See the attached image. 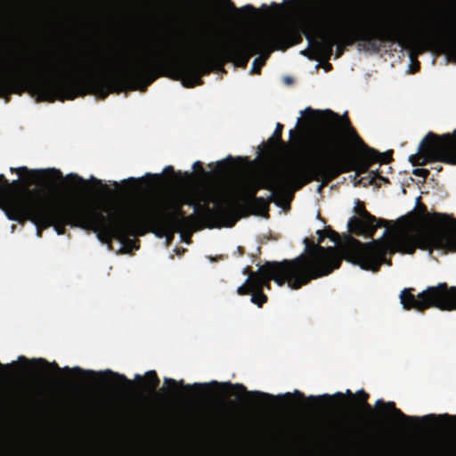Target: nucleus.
Masks as SVG:
<instances>
[{"instance_id":"nucleus-1","label":"nucleus","mask_w":456,"mask_h":456,"mask_svg":"<svg viewBox=\"0 0 456 456\" xmlns=\"http://www.w3.org/2000/svg\"><path fill=\"white\" fill-rule=\"evenodd\" d=\"M0 98L7 101L11 94L28 92L37 101L53 102L74 100L78 96L94 94L104 100L110 94L131 90L145 92L158 77H161L160 52L141 58L129 67L115 72H92L95 65H79V70L90 71L86 76L75 77L65 75L38 77L42 70H67V65L60 62L42 65L31 58L19 56L15 61L1 66Z\"/></svg>"},{"instance_id":"nucleus-2","label":"nucleus","mask_w":456,"mask_h":456,"mask_svg":"<svg viewBox=\"0 0 456 456\" xmlns=\"http://www.w3.org/2000/svg\"><path fill=\"white\" fill-rule=\"evenodd\" d=\"M303 41L300 31L285 27L271 36L255 33L233 37L218 48L204 47L196 59H181L167 52H160L161 76L181 80L184 87L192 88L203 84L202 76L210 73L213 66L223 67L233 62L245 69L252 56L261 53L253 63L251 73L260 75L270 53L274 50L285 51Z\"/></svg>"},{"instance_id":"nucleus-3","label":"nucleus","mask_w":456,"mask_h":456,"mask_svg":"<svg viewBox=\"0 0 456 456\" xmlns=\"http://www.w3.org/2000/svg\"><path fill=\"white\" fill-rule=\"evenodd\" d=\"M357 12V15L343 16L333 6L325 7L316 12L313 20L305 24L302 29L309 45L318 55L329 59L336 45L335 58L341 57L346 46L356 42H366L378 50V40L382 43L397 44L405 46L410 42L406 28L398 21L389 22L383 26H374L370 22V12Z\"/></svg>"},{"instance_id":"nucleus-4","label":"nucleus","mask_w":456,"mask_h":456,"mask_svg":"<svg viewBox=\"0 0 456 456\" xmlns=\"http://www.w3.org/2000/svg\"><path fill=\"white\" fill-rule=\"evenodd\" d=\"M301 115L309 125L323 128L313 140L312 152L318 154L322 168L335 166L341 170L332 181L342 174L365 173L374 163L387 164L393 160V151L380 153L366 145L346 114L340 117L330 110L307 107Z\"/></svg>"},{"instance_id":"nucleus-5","label":"nucleus","mask_w":456,"mask_h":456,"mask_svg":"<svg viewBox=\"0 0 456 456\" xmlns=\"http://www.w3.org/2000/svg\"><path fill=\"white\" fill-rule=\"evenodd\" d=\"M435 217L439 224L429 232L411 233L395 226L393 230L387 228L380 239L366 243L349 236L340 248L339 256L363 270L376 273L383 264L391 265L392 260L387 256L396 252L413 254L416 248H432L456 252V219L439 213Z\"/></svg>"},{"instance_id":"nucleus-6","label":"nucleus","mask_w":456,"mask_h":456,"mask_svg":"<svg viewBox=\"0 0 456 456\" xmlns=\"http://www.w3.org/2000/svg\"><path fill=\"white\" fill-rule=\"evenodd\" d=\"M304 242L305 254L291 260L271 262L265 275L255 285L250 299L253 304L262 307L267 302L264 288L268 281H273L279 286L287 283L290 289H298L311 281L327 276L340 267L342 257L335 248H324L307 238Z\"/></svg>"},{"instance_id":"nucleus-7","label":"nucleus","mask_w":456,"mask_h":456,"mask_svg":"<svg viewBox=\"0 0 456 456\" xmlns=\"http://www.w3.org/2000/svg\"><path fill=\"white\" fill-rule=\"evenodd\" d=\"M187 200L172 203L162 198H149L131 208L118 206L123 244L133 243L130 237L143 236L148 232L160 238L180 232L186 217L183 205Z\"/></svg>"},{"instance_id":"nucleus-8","label":"nucleus","mask_w":456,"mask_h":456,"mask_svg":"<svg viewBox=\"0 0 456 456\" xmlns=\"http://www.w3.org/2000/svg\"><path fill=\"white\" fill-rule=\"evenodd\" d=\"M47 216L57 234L66 232V226L94 231L104 242L117 240L123 244L118 207L113 214L105 216L91 204L78 200L52 202L47 200Z\"/></svg>"},{"instance_id":"nucleus-9","label":"nucleus","mask_w":456,"mask_h":456,"mask_svg":"<svg viewBox=\"0 0 456 456\" xmlns=\"http://www.w3.org/2000/svg\"><path fill=\"white\" fill-rule=\"evenodd\" d=\"M307 153H311V158L304 166L289 171H280L267 174L256 178L247 180L242 187L239 196H232L234 199L255 198L261 189H265L272 192H289L293 190H299L304 185L312 181L322 182L319 186L321 190L332 181L341 170L337 169L335 166L330 168H322L318 154L312 152L313 142L310 144ZM228 198H232L229 196Z\"/></svg>"},{"instance_id":"nucleus-10","label":"nucleus","mask_w":456,"mask_h":456,"mask_svg":"<svg viewBox=\"0 0 456 456\" xmlns=\"http://www.w3.org/2000/svg\"><path fill=\"white\" fill-rule=\"evenodd\" d=\"M20 193L7 197L4 212L7 218L23 224L30 221L37 227V236L41 238L43 231L53 223L47 216V198L37 187L28 189Z\"/></svg>"},{"instance_id":"nucleus-11","label":"nucleus","mask_w":456,"mask_h":456,"mask_svg":"<svg viewBox=\"0 0 456 456\" xmlns=\"http://www.w3.org/2000/svg\"><path fill=\"white\" fill-rule=\"evenodd\" d=\"M414 290L413 288H408L403 289L400 294V301L405 310L424 312L434 307L441 311H456L455 286L441 282L436 286H428L417 296L413 294Z\"/></svg>"},{"instance_id":"nucleus-12","label":"nucleus","mask_w":456,"mask_h":456,"mask_svg":"<svg viewBox=\"0 0 456 456\" xmlns=\"http://www.w3.org/2000/svg\"><path fill=\"white\" fill-rule=\"evenodd\" d=\"M412 166H425L430 162L456 165V130L437 135L429 132L419 146V151L409 158Z\"/></svg>"},{"instance_id":"nucleus-13","label":"nucleus","mask_w":456,"mask_h":456,"mask_svg":"<svg viewBox=\"0 0 456 456\" xmlns=\"http://www.w3.org/2000/svg\"><path fill=\"white\" fill-rule=\"evenodd\" d=\"M12 173H16L21 179L14 180L11 183L5 178L0 181V208L4 210L5 200L7 197L20 193L26 189H30L31 185H39L51 179H62V174L60 170L52 169H29L27 167H11Z\"/></svg>"},{"instance_id":"nucleus-14","label":"nucleus","mask_w":456,"mask_h":456,"mask_svg":"<svg viewBox=\"0 0 456 456\" xmlns=\"http://www.w3.org/2000/svg\"><path fill=\"white\" fill-rule=\"evenodd\" d=\"M185 204L193 206L194 213L186 216L185 219H183V223L181 226V233H188L190 236L194 228L200 222L205 223L206 226L208 228L228 227L227 215L230 209L225 207L224 198L222 200L216 202L213 208H210L208 203L201 205L192 200H187Z\"/></svg>"},{"instance_id":"nucleus-15","label":"nucleus","mask_w":456,"mask_h":456,"mask_svg":"<svg viewBox=\"0 0 456 456\" xmlns=\"http://www.w3.org/2000/svg\"><path fill=\"white\" fill-rule=\"evenodd\" d=\"M288 192H272L267 198L257 197L246 199L224 198L225 207L230 209L228 217V227L235 225L237 221L247 216L248 213L268 216L270 204L276 200L282 199Z\"/></svg>"},{"instance_id":"nucleus-16","label":"nucleus","mask_w":456,"mask_h":456,"mask_svg":"<svg viewBox=\"0 0 456 456\" xmlns=\"http://www.w3.org/2000/svg\"><path fill=\"white\" fill-rule=\"evenodd\" d=\"M354 212L359 216V217H351L347 223V226L350 232L355 235L373 239L378 228H388L389 221L378 219L376 216L369 213L363 203L359 200L357 201V205L354 207Z\"/></svg>"},{"instance_id":"nucleus-17","label":"nucleus","mask_w":456,"mask_h":456,"mask_svg":"<svg viewBox=\"0 0 456 456\" xmlns=\"http://www.w3.org/2000/svg\"><path fill=\"white\" fill-rule=\"evenodd\" d=\"M423 35L443 45L448 55L456 61L455 33L447 22H436L434 27L425 28Z\"/></svg>"},{"instance_id":"nucleus-18","label":"nucleus","mask_w":456,"mask_h":456,"mask_svg":"<svg viewBox=\"0 0 456 456\" xmlns=\"http://www.w3.org/2000/svg\"><path fill=\"white\" fill-rule=\"evenodd\" d=\"M376 406L385 408L387 411H391L395 418L407 424H416L419 422H429L435 420H446L456 423V416L449 415L447 413L441 415L428 414L421 418L408 416L405 415L400 409L396 408L395 403L394 402L385 403L382 399H379L376 402Z\"/></svg>"},{"instance_id":"nucleus-19","label":"nucleus","mask_w":456,"mask_h":456,"mask_svg":"<svg viewBox=\"0 0 456 456\" xmlns=\"http://www.w3.org/2000/svg\"><path fill=\"white\" fill-rule=\"evenodd\" d=\"M18 361H19V362L25 364L26 367H28L29 364H34L37 367H43V368L50 367L58 373L63 371V372L69 373H69H75V374H79V375L86 374V371L79 367H74V368L64 367L63 369H61L59 367V365L55 362H49L48 361H46L44 358L28 360L25 356L21 355V356H19ZM86 373L90 376H94L96 374L93 370H88V371H86Z\"/></svg>"},{"instance_id":"nucleus-20","label":"nucleus","mask_w":456,"mask_h":456,"mask_svg":"<svg viewBox=\"0 0 456 456\" xmlns=\"http://www.w3.org/2000/svg\"><path fill=\"white\" fill-rule=\"evenodd\" d=\"M271 262H266L260 266L256 273H250L245 283L237 289V293L240 296L251 295L255 289L256 283L259 282L261 278L265 275L267 268L270 267Z\"/></svg>"},{"instance_id":"nucleus-21","label":"nucleus","mask_w":456,"mask_h":456,"mask_svg":"<svg viewBox=\"0 0 456 456\" xmlns=\"http://www.w3.org/2000/svg\"><path fill=\"white\" fill-rule=\"evenodd\" d=\"M222 387L224 391L231 395H234L237 394H242L249 396H256L258 399H268L270 401H273L275 397L273 395L260 392V391H248L247 387L240 383L232 384L231 382L223 383Z\"/></svg>"},{"instance_id":"nucleus-22","label":"nucleus","mask_w":456,"mask_h":456,"mask_svg":"<svg viewBox=\"0 0 456 456\" xmlns=\"http://www.w3.org/2000/svg\"><path fill=\"white\" fill-rule=\"evenodd\" d=\"M208 386V385L206 383H204V384L195 383L193 386H191V385L184 386L183 379H181L180 381H176L175 379H171V378H165L164 379V387L162 388V390L167 397L171 398L176 394L178 388L181 387H183L186 390H191L192 387L203 388V387H207Z\"/></svg>"},{"instance_id":"nucleus-23","label":"nucleus","mask_w":456,"mask_h":456,"mask_svg":"<svg viewBox=\"0 0 456 456\" xmlns=\"http://www.w3.org/2000/svg\"><path fill=\"white\" fill-rule=\"evenodd\" d=\"M135 380H138L142 388L149 393H155L159 386L160 380L155 370H149L145 373L144 379L139 374L135 375Z\"/></svg>"},{"instance_id":"nucleus-24","label":"nucleus","mask_w":456,"mask_h":456,"mask_svg":"<svg viewBox=\"0 0 456 456\" xmlns=\"http://www.w3.org/2000/svg\"><path fill=\"white\" fill-rule=\"evenodd\" d=\"M98 374L102 377L111 378L116 381L122 383L124 385V387H122L124 390H130L134 387L133 381L128 379L125 375L114 372L110 370H107L103 372H99Z\"/></svg>"},{"instance_id":"nucleus-25","label":"nucleus","mask_w":456,"mask_h":456,"mask_svg":"<svg viewBox=\"0 0 456 456\" xmlns=\"http://www.w3.org/2000/svg\"><path fill=\"white\" fill-rule=\"evenodd\" d=\"M219 1L224 6V8L226 10L234 12L238 16L240 15V13L244 12H249L251 13L256 12V9L251 4H247L241 8H237L232 0H219Z\"/></svg>"},{"instance_id":"nucleus-26","label":"nucleus","mask_w":456,"mask_h":456,"mask_svg":"<svg viewBox=\"0 0 456 456\" xmlns=\"http://www.w3.org/2000/svg\"><path fill=\"white\" fill-rule=\"evenodd\" d=\"M358 396H359L360 403L362 404L363 410L368 414H372L373 409L367 402V400L369 398V395L364 391H361V392H358Z\"/></svg>"},{"instance_id":"nucleus-27","label":"nucleus","mask_w":456,"mask_h":456,"mask_svg":"<svg viewBox=\"0 0 456 456\" xmlns=\"http://www.w3.org/2000/svg\"><path fill=\"white\" fill-rule=\"evenodd\" d=\"M296 134H297L299 138L297 141H293L292 144L296 149H301V142L304 137L302 132L300 130L296 131L295 129L289 131L290 138H293Z\"/></svg>"},{"instance_id":"nucleus-28","label":"nucleus","mask_w":456,"mask_h":456,"mask_svg":"<svg viewBox=\"0 0 456 456\" xmlns=\"http://www.w3.org/2000/svg\"><path fill=\"white\" fill-rule=\"evenodd\" d=\"M232 160H233L232 157L230 156L226 159L218 161L216 163V171L219 173L226 172L229 168L227 161L232 163Z\"/></svg>"},{"instance_id":"nucleus-29","label":"nucleus","mask_w":456,"mask_h":456,"mask_svg":"<svg viewBox=\"0 0 456 456\" xmlns=\"http://www.w3.org/2000/svg\"><path fill=\"white\" fill-rule=\"evenodd\" d=\"M66 179L79 185L85 186L86 184V181L77 174H69L66 176Z\"/></svg>"},{"instance_id":"nucleus-30","label":"nucleus","mask_w":456,"mask_h":456,"mask_svg":"<svg viewBox=\"0 0 456 456\" xmlns=\"http://www.w3.org/2000/svg\"><path fill=\"white\" fill-rule=\"evenodd\" d=\"M282 130L283 125H281V123H277L273 133V138L281 143H283V141L281 139Z\"/></svg>"},{"instance_id":"nucleus-31","label":"nucleus","mask_w":456,"mask_h":456,"mask_svg":"<svg viewBox=\"0 0 456 456\" xmlns=\"http://www.w3.org/2000/svg\"><path fill=\"white\" fill-rule=\"evenodd\" d=\"M307 400L310 402H314V403L322 402V401L330 402L332 400V397L330 395H319V396L310 395L307 398Z\"/></svg>"},{"instance_id":"nucleus-32","label":"nucleus","mask_w":456,"mask_h":456,"mask_svg":"<svg viewBox=\"0 0 456 456\" xmlns=\"http://www.w3.org/2000/svg\"><path fill=\"white\" fill-rule=\"evenodd\" d=\"M412 174L416 176L423 177L424 179H427L429 175V170L426 168H415L412 171Z\"/></svg>"},{"instance_id":"nucleus-33","label":"nucleus","mask_w":456,"mask_h":456,"mask_svg":"<svg viewBox=\"0 0 456 456\" xmlns=\"http://www.w3.org/2000/svg\"><path fill=\"white\" fill-rule=\"evenodd\" d=\"M294 395L297 396L301 400H305V395L303 393H301L300 391H298V390H295ZM292 396H293V394H291V393H286L283 395V397H285L289 401L292 400Z\"/></svg>"},{"instance_id":"nucleus-34","label":"nucleus","mask_w":456,"mask_h":456,"mask_svg":"<svg viewBox=\"0 0 456 456\" xmlns=\"http://www.w3.org/2000/svg\"><path fill=\"white\" fill-rule=\"evenodd\" d=\"M192 168L196 171H200L204 175H207L203 168V165L200 161L194 162V164L192 165Z\"/></svg>"},{"instance_id":"nucleus-35","label":"nucleus","mask_w":456,"mask_h":456,"mask_svg":"<svg viewBox=\"0 0 456 456\" xmlns=\"http://www.w3.org/2000/svg\"><path fill=\"white\" fill-rule=\"evenodd\" d=\"M418 210L419 211L421 216H423L425 217L428 216V212L427 207L424 204H420L418 207Z\"/></svg>"},{"instance_id":"nucleus-36","label":"nucleus","mask_w":456,"mask_h":456,"mask_svg":"<svg viewBox=\"0 0 456 456\" xmlns=\"http://www.w3.org/2000/svg\"><path fill=\"white\" fill-rule=\"evenodd\" d=\"M435 165L431 167L432 169L436 170L438 173L443 170V167L439 164L440 162H433Z\"/></svg>"},{"instance_id":"nucleus-37","label":"nucleus","mask_w":456,"mask_h":456,"mask_svg":"<svg viewBox=\"0 0 456 456\" xmlns=\"http://www.w3.org/2000/svg\"><path fill=\"white\" fill-rule=\"evenodd\" d=\"M165 174H174L175 173V169L172 166H167L164 168V171H163Z\"/></svg>"},{"instance_id":"nucleus-38","label":"nucleus","mask_w":456,"mask_h":456,"mask_svg":"<svg viewBox=\"0 0 456 456\" xmlns=\"http://www.w3.org/2000/svg\"><path fill=\"white\" fill-rule=\"evenodd\" d=\"M275 12H280L281 7L279 4H276V3H273L272 5H271Z\"/></svg>"},{"instance_id":"nucleus-39","label":"nucleus","mask_w":456,"mask_h":456,"mask_svg":"<svg viewBox=\"0 0 456 456\" xmlns=\"http://www.w3.org/2000/svg\"><path fill=\"white\" fill-rule=\"evenodd\" d=\"M317 232L319 233V240H318V243H321V242H322V240H323V239H324V237H325V235L323 234V232H322V231H318Z\"/></svg>"},{"instance_id":"nucleus-40","label":"nucleus","mask_w":456,"mask_h":456,"mask_svg":"<svg viewBox=\"0 0 456 456\" xmlns=\"http://www.w3.org/2000/svg\"><path fill=\"white\" fill-rule=\"evenodd\" d=\"M93 181H94V183L95 184L100 185V186H102L103 188H107V186H106L105 184H102V181H101V180H98V179H96V178H94V179H93Z\"/></svg>"},{"instance_id":"nucleus-41","label":"nucleus","mask_w":456,"mask_h":456,"mask_svg":"<svg viewBox=\"0 0 456 456\" xmlns=\"http://www.w3.org/2000/svg\"><path fill=\"white\" fill-rule=\"evenodd\" d=\"M254 273V272L251 270V267H249V266H247V267L244 269V271H243V273H244V274H248V277L249 276V273Z\"/></svg>"},{"instance_id":"nucleus-42","label":"nucleus","mask_w":456,"mask_h":456,"mask_svg":"<svg viewBox=\"0 0 456 456\" xmlns=\"http://www.w3.org/2000/svg\"><path fill=\"white\" fill-rule=\"evenodd\" d=\"M147 176L153 178L154 180H159L160 175L147 174Z\"/></svg>"},{"instance_id":"nucleus-43","label":"nucleus","mask_w":456,"mask_h":456,"mask_svg":"<svg viewBox=\"0 0 456 456\" xmlns=\"http://www.w3.org/2000/svg\"><path fill=\"white\" fill-rule=\"evenodd\" d=\"M329 232L333 235L332 239L338 237V234L336 232L332 231L331 229H329Z\"/></svg>"},{"instance_id":"nucleus-44","label":"nucleus","mask_w":456,"mask_h":456,"mask_svg":"<svg viewBox=\"0 0 456 456\" xmlns=\"http://www.w3.org/2000/svg\"><path fill=\"white\" fill-rule=\"evenodd\" d=\"M419 67H420V64H419V61H417V62H416V64H415V68H416V69L413 70V72H415V71L419 70Z\"/></svg>"},{"instance_id":"nucleus-45","label":"nucleus","mask_w":456,"mask_h":456,"mask_svg":"<svg viewBox=\"0 0 456 456\" xmlns=\"http://www.w3.org/2000/svg\"><path fill=\"white\" fill-rule=\"evenodd\" d=\"M128 181L132 182V183H136L137 182V180L135 178H133V177L129 178Z\"/></svg>"},{"instance_id":"nucleus-46","label":"nucleus","mask_w":456,"mask_h":456,"mask_svg":"<svg viewBox=\"0 0 456 456\" xmlns=\"http://www.w3.org/2000/svg\"><path fill=\"white\" fill-rule=\"evenodd\" d=\"M270 281H268V282L265 284V288L270 289Z\"/></svg>"},{"instance_id":"nucleus-47","label":"nucleus","mask_w":456,"mask_h":456,"mask_svg":"<svg viewBox=\"0 0 456 456\" xmlns=\"http://www.w3.org/2000/svg\"><path fill=\"white\" fill-rule=\"evenodd\" d=\"M0 181L5 182V176L4 175H0Z\"/></svg>"},{"instance_id":"nucleus-48","label":"nucleus","mask_w":456,"mask_h":456,"mask_svg":"<svg viewBox=\"0 0 456 456\" xmlns=\"http://www.w3.org/2000/svg\"><path fill=\"white\" fill-rule=\"evenodd\" d=\"M286 82H287V83H289H289H291V82H292V78H290V77H286Z\"/></svg>"},{"instance_id":"nucleus-49","label":"nucleus","mask_w":456,"mask_h":456,"mask_svg":"<svg viewBox=\"0 0 456 456\" xmlns=\"http://www.w3.org/2000/svg\"><path fill=\"white\" fill-rule=\"evenodd\" d=\"M297 126H299V125H301V124H302V118H299L297 119Z\"/></svg>"},{"instance_id":"nucleus-50","label":"nucleus","mask_w":456,"mask_h":456,"mask_svg":"<svg viewBox=\"0 0 456 456\" xmlns=\"http://www.w3.org/2000/svg\"><path fill=\"white\" fill-rule=\"evenodd\" d=\"M210 385H212V386H218V385H219V383H218V382H216V381H213V382H211V383H210Z\"/></svg>"},{"instance_id":"nucleus-51","label":"nucleus","mask_w":456,"mask_h":456,"mask_svg":"<svg viewBox=\"0 0 456 456\" xmlns=\"http://www.w3.org/2000/svg\"><path fill=\"white\" fill-rule=\"evenodd\" d=\"M190 175H190L188 172H185V173H184V176H185V178H186V179H188V178L190 177Z\"/></svg>"},{"instance_id":"nucleus-52","label":"nucleus","mask_w":456,"mask_h":456,"mask_svg":"<svg viewBox=\"0 0 456 456\" xmlns=\"http://www.w3.org/2000/svg\"><path fill=\"white\" fill-rule=\"evenodd\" d=\"M375 177H379V179L385 180L381 175H377V174H375V176L373 178H375Z\"/></svg>"},{"instance_id":"nucleus-53","label":"nucleus","mask_w":456,"mask_h":456,"mask_svg":"<svg viewBox=\"0 0 456 456\" xmlns=\"http://www.w3.org/2000/svg\"><path fill=\"white\" fill-rule=\"evenodd\" d=\"M302 53H303V54L307 55V54H308V50H305V51H304V52H302Z\"/></svg>"},{"instance_id":"nucleus-54","label":"nucleus","mask_w":456,"mask_h":456,"mask_svg":"<svg viewBox=\"0 0 456 456\" xmlns=\"http://www.w3.org/2000/svg\"><path fill=\"white\" fill-rule=\"evenodd\" d=\"M262 8L265 9V10H267V5L266 4H263Z\"/></svg>"},{"instance_id":"nucleus-55","label":"nucleus","mask_w":456,"mask_h":456,"mask_svg":"<svg viewBox=\"0 0 456 456\" xmlns=\"http://www.w3.org/2000/svg\"><path fill=\"white\" fill-rule=\"evenodd\" d=\"M336 395L339 396V397H343V395L341 393H338Z\"/></svg>"},{"instance_id":"nucleus-56","label":"nucleus","mask_w":456,"mask_h":456,"mask_svg":"<svg viewBox=\"0 0 456 456\" xmlns=\"http://www.w3.org/2000/svg\"><path fill=\"white\" fill-rule=\"evenodd\" d=\"M330 68H331V64L328 63L327 69H330Z\"/></svg>"},{"instance_id":"nucleus-57","label":"nucleus","mask_w":456,"mask_h":456,"mask_svg":"<svg viewBox=\"0 0 456 456\" xmlns=\"http://www.w3.org/2000/svg\"><path fill=\"white\" fill-rule=\"evenodd\" d=\"M330 68H331V64L328 63L327 69H330Z\"/></svg>"},{"instance_id":"nucleus-58","label":"nucleus","mask_w":456,"mask_h":456,"mask_svg":"<svg viewBox=\"0 0 456 456\" xmlns=\"http://www.w3.org/2000/svg\"><path fill=\"white\" fill-rule=\"evenodd\" d=\"M241 250H242V248L239 247V252H241Z\"/></svg>"},{"instance_id":"nucleus-59","label":"nucleus","mask_w":456,"mask_h":456,"mask_svg":"<svg viewBox=\"0 0 456 456\" xmlns=\"http://www.w3.org/2000/svg\"><path fill=\"white\" fill-rule=\"evenodd\" d=\"M241 250H242V248L239 247V252H241Z\"/></svg>"},{"instance_id":"nucleus-60","label":"nucleus","mask_w":456,"mask_h":456,"mask_svg":"<svg viewBox=\"0 0 456 456\" xmlns=\"http://www.w3.org/2000/svg\"><path fill=\"white\" fill-rule=\"evenodd\" d=\"M14 229H15V225L13 224V225L12 226V230L13 231Z\"/></svg>"},{"instance_id":"nucleus-61","label":"nucleus","mask_w":456,"mask_h":456,"mask_svg":"<svg viewBox=\"0 0 456 456\" xmlns=\"http://www.w3.org/2000/svg\"><path fill=\"white\" fill-rule=\"evenodd\" d=\"M3 367H4L3 364L0 362V368H3Z\"/></svg>"}]
</instances>
